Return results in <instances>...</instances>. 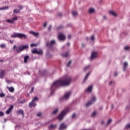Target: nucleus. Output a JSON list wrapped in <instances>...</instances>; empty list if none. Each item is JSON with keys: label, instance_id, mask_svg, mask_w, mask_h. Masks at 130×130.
<instances>
[{"label": "nucleus", "instance_id": "obj_45", "mask_svg": "<svg viewBox=\"0 0 130 130\" xmlns=\"http://www.w3.org/2000/svg\"><path fill=\"white\" fill-rule=\"evenodd\" d=\"M62 13H58V14H57V17H62Z\"/></svg>", "mask_w": 130, "mask_h": 130}, {"label": "nucleus", "instance_id": "obj_43", "mask_svg": "<svg viewBox=\"0 0 130 130\" xmlns=\"http://www.w3.org/2000/svg\"><path fill=\"white\" fill-rule=\"evenodd\" d=\"M130 49L129 46H127L124 47L125 50H128Z\"/></svg>", "mask_w": 130, "mask_h": 130}, {"label": "nucleus", "instance_id": "obj_14", "mask_svg": "<svg viewBox=\"0 0 130 130\" xmlns=\"http://www.w3.org/2000/svg\"><path fill=\"white\" fill-rule=\"evenodd\" d=\"M17 114H21L23 117H24L25 114L24 113V111L22 109H19L17 111Z\"/></svg>", "mask_w": 130, "mask_h": 130}, {"label": "nucleus", "instance_id": "obj_35", "mask_svg": "<svg viewBox=\"0 0 130 130\" xmlns=\"http://www.w3.org/2000/svg\"><path fill=\"white\" fill-rule=\"evenodd\" d=\"M37 51H38L37 49H34L31 51L32 53H34V54H36V53H37Z\"/></svg>", "mask_w": 130, "mask_h": 130}, {"label": "nucleus", "instance_id": "obj_24", "mask_svg": "<svg viewBox=\"0 0 130 130\" xmlns=\"http://www.w3.org/2000/svg\"><path fill=\"white\" fill-rule=\"evenodd\" d=\"M61 56L63 57H69V52H66L61 54Z\"/></svg>", "mask_w": 130, "mask_h": 130}, {"label": "nucleus", "instance_id": "obj_26", "mask_svg": "<svg viewBox=\"0 0 130 130\" xmlns=\"http://www.w3.org/2000/svg\"><path fill=\"white\" fill-rule=\"evenodd\" d=\"M8 9H9V7H8V6L1 7L0 11H4V10H8Z\"/></svg>", "mask_w": 130, "mask_h": 130}, {"label": "nucleus", "instance_id": "obj_51", "mask_svg": "<svg viewBox=\"0 0 130 130\" xmlns=\"http://www.w3.org/2000/svg\"><path fill=\"white\" fill-rule=\"evenodd\" d=\"M52 26L51 25H50L49 27L48 28V30L50 31L51 30Z\"/></svg>", "mask_w": 130, "mask_h": 130}, {"label": "nucleus", "instance_id": "obj_53", "mask_svg": "<svg viewBox=\"0 0 130 130\" xmlns=\"http://www.w3.org/2000/svg\"><path fill=\"white\" fill-rule=\"evenodd\" d=\"M46 73V72L43 71L41 74V76H44V75H45Z\"/></svg>", "mask_w": 130, "mask_h": 130}, {"label": "nucleus", "instance_id": "obj_27", "mask_svg": "<svg viewBox=\"0 0 130 130\" xmlns=\"http://www.w3.org/2000/svg\"><path fill=\"white\" fill-rule=\"evenodd\" d=\"M8 90H9V91L10 92H11V93H13V92H14L15 91V89H14V87H8Z\"/></svg>", "mask_w": 130, "mask_h": 130}, {"label": "nucleus", "instance_id": "obj_59", "mask_svg": "<svg viewBox=\"0 0 130 130\" xmlns=\"http://www.w3.org/2000/svg\"><path fill=\"white\" fill-rule=\"evenodd\" d=\"M103 19H104V20H106V19H107L106 16H103Z\"/></svg>", "mask_w": 130, "mask_h": 130}, {"label": "nucleus", "instance_id": "obj_30", "mask_svg": "<svg viewBox=\"0 0 130 130\" xmlns=\"http://www.w3.org/2000/svg\"><path fill=\"white\" fill-rule=\"evenodd\" d=\"M57 112H58V108L56 109L55 110H54L52 112V114H56V113H57Z\"/></svg>", "mask_w": 130, "mask_h": 130}, {"label": "nucleus", "instance_id": "obj_32", "mask_svg": "<svg viewBox=\"0 0 130 130\" xmlns=\"http://www.w3.org/2000/svg\"><path fill=\"white\" fill-rule=\"evenodd\" d=\"M18 10H20V12L21 11V10H23L24 7H23V5H19L18 6Z\"/></svg>", "mask_w": 130, "mask_h": 130}, {"label": "nucleus", "instance_id": "obj_49", "mask_svg": "<svg viewBox=\"0 0 130 130\" xmlns=\"http://www.w3.org/2000/svg\"><path fill=\"white\" fill-rule=\"evenodd\" d=\"M34 91V87H31V91H30L29 93H32Z\"/></svg>", "mask_w": 130, "mask_h": 130}, {"label": "nucleus", "instance_id": "obj_52", "mask_svg": "<svg viewBox=\"0 0 130 130\" xmlns=\"http://www.w3.org/2000/svg\"><path fill=\"white\" fill-rule=\"evenodd\" d=\"M76 113H74L73 115H72V118L74 119V117H76Z\"/></svg>", "mask_w": 130, "mask_h": 130}, {"label": "nucleus", "instance_id": "obj_56", "mask_svg": "<svg viewBox=\"0 0 130 130\" xmlns=\"http://www.w3.org/2000/svg\"><path fill=\"white\" fill-rule=\"evenodd\" d=\"M10 43H11V44H13V43H14V41H13V40H10Z\"/></svg>", "mask_w": 130, "mask_h": 130}, {"label": "nucleus", "instance_id": "obj_21", "mask_svg": "<svg viewBox=\"0 0 130 130\" xmlns=\"http://www.w3.org/2000/svg\"><path fill=\"white\" fill-rule=\"evenodd\" d=\"M91 73L90 72H88L87 75H86L84 80H83V83H85V82H86V81H87V79H88V78H89V76H90V74Z\"/></svg>", "mask_w": 130, "mask_h": 130}, {"label": "nucleus", "instance_id": "obj_5", "mask_svg": "<svg viewBox=\"0 0 130 130\" xmlns=\"http://www.w3.org/2000/svg\"><path fill=\"white\" fill-rule=\"evenodd\" d=\"M38 100H39V99H38L37 96H34L32 101H31L28 104V107H29V108H32V107H35L36 105H37V104H36V102L35 101H38Z\"/></svg>", "mask_w": 130, "mask_h": 130}, {"label": "nucleus", "instance_id": "obj_12", "mask_svg": "<svg viewBox=\"0 0 130 130\" xmlns=\"http://www.w3.org/2000/svg\"><path fill=\"white\" fill-rule=\"evenodd\" d=\"M13 109H14V106L13 105H11L9 108L7 110L6 113L7 114H10V113L11 112V111H12L13 110Z\"/></svg>", "mask_w": 130, "mask_h": 130}, {"label": "nucleus", "instance_id": "obj_6", "mask_svg": "<svg viewBox=\"0 0 130 130\" xmlns=\"http://www.w3.org/2000/svg\"><path fill=\"white\" fill-rule=\"evenodd\" d=\"M46 45L48 48H52L55 45V41L52 40L50 42H47Z\"/></svg>", "mask_w": 130, "mask_h": 130}, {"label": "nucleus", "instance_id": "obj_61", "mask_svg": "<svg viewBox=\"0 0 130 130\" xmlns=\"http://www.w3.org/2000/svg\"><path fill=\"white\" fill-rule=\"evenodd\" d=\"M6 82H7V83H11V82L9 80H7Z\"/></svg>", "mask_w": 130, "mask_h": 130}, {"label": "nucleus", "instance_id": "obj_8", "mask_svg": "<svg viewBox=\"0 0 130 130\" xmlns=\"http://www.w3.org/2000/svg\"><path fill=\"white\" fill-rule=\"evenodd\" d=\"M96 101V97L93 96L91 98V101H90L89 102L86 103L85 105V107H88V106H90V105H92L93 104V102H95Z\"/></svg>", "mask_w": 130, "mask_h": 130}, {"label": "nucleus", "instance_id": "obj_7", "mask_svg": "<svg viewBox=\"0 0 130 130\" xmlns=\"http://www.w3.org/2000/svg\"><path fill=\"white\" fill-rule=\"evenodd\" d=\"M72 94V92H69L66 93L64 96L60 98V101H62V100H67V99H69L70 98L71 94Z\"/></svg>", "mask_w": 130, "mask_h": 130}, {"label": "nucleus", "instance_id": "obj_31", "mask_svg": "<svg viewBox=\"0 0 130 130\" xmlns=\"http://www.w3.org/2000/svg\"><path fill=\"white\" fill-rule=\"evenodd\" d=\"M112 121V119H109V120L108 121L106 126H107L108 125H109V124H110V123H111V122Z\"/></svg>", "mask_w": 130, "mask_h": 130}, {"label": "nucleus", "instance_id": "obj_29", "mask_svg": "<svg viewBox=\"0 0 130 130\" xmlns=\"http://www.w3.org/2000/svg\"><path fill=\"white\" fill-rule=\"evenodd\" d=\"M46 56L48 58H50V57H51V54L50 53H49V52H47L46 53Z\"/></svg>", "mask_w": 130, "mask_h": 130}, {"label": "nucleus", "instance_id": "obj_55", "mask_svg": "<svg viewBox=\"0 0 130 130\" xmlns=\"http://www.w3.org/2000/svg\"><path fill=\"white\" fill-rule=\"evenodd\" d=\"M46 25H47V22H45V23L43 24V27H46Z\"/></svg>", "mask_w": 130, "mask_h": 130}, {"label": "nucleus", "instance_id": "obj_37", "mask_svg": "<svg viewBox=\"0 0 130 130\" xmlns=\"http://www.w3.org/2000/svg\"><path fill=\"white\" fill-rule=\"evenodd\" d=\"M13 13H16V14H17V13H20V10H17V9H14V10H13Z\"/></svg>", "mask_w": 130, "mask_h": 130}, {"label": "nucleus", "instance_id": "obj_47", "mask_svg": "<svg viewBox=\"0 0 130 130\" xmlns=\"http://www.w3.org/2000/svg\"><path fill=\"white\" fill-rule=\"evenodd\" d=\"M125 128L127 129L130 128V124H127L125 126Z\"/></svg>", "mask_w": 130, "mask_h": 130}, {"label": "nucleus", "instance_id": "obj_9", "mask_svg": "<svg viewBox=\"0 0 130 130\" xmlns=\"http://www.w3.org/2000/svg\"><path fill=\"white\" fill-rule=\"evenodd\" d=\"M66 38V35L63 34H59L58 36V39L59 41H64Z\"/></svg>", "mask_w": 130, "mask_h": 130}, {"label": "nucleus", "instance_id": "obj_60", "mask_svg": "<svg viewBox=\"0 0 130 130\" xmlns=\"http://www.w3.org/2000/svg\"><path fill=\"white\" fill-rule=\"evenodd\" d=\"M111 108L112 109H113V108H114V106L113 105H111Z\"/></svg>", "mask_w": 130, "mask_h": 130}, {"label": "nucleus", "instance_id": "obj_57", "mask_svg": "<svg viewBox=\"0 0 130 130\" xmlns=\"http://www.w3.org/2000/svg\"><path fill=\"white\" fill-rule=\"evenodd\" d=\"M82 47H84L85 46H86V44H82Z\"/></svg>", "mask_w": 130, "mask_h": 130}, {"label": "nucleus", "instance_id": "obj_17", "mask_svg": "<svg viewBox=\"0 0 130 130\" xmlns=\"http://www.w3.org/2000/svg\"><path fill=\"white\" fill-rule=\"evenodd\" d=\"M4 76H5V73L4 70L0 69V78L4 79Z\"/></svg>", "mask_w": 130, "mask_h": 130}, {"label": "nucleus", "instance_id": "obj_1", "mask_svg": "<svg viewBox=\"0 0 130 130\" xmlns=\"http://www.w3.org/2000/svg\"><path fill=\"white\" fill-rule=\"evenodd\" d=\"M72 77L66 76V78L63 80H58L54 82L50 88L51 94H54L55 90L58 87H63L65 86H70L72 83Z\"/></svg>", "mask_w": 130, "mask_h": 130}, {"label": "nucleus", "instance_id": "obj_40", "mask_svg": "<svg viewBox=\"0 0 130 130\" xmlns=\"http://www.w3.org/2000/svg\"><path fill=\"white\" fill-rule=\"evenodd\" d=\"M1 48H6V45L5 44H2L0 45Z\"/></svg>", "mask_w": 130, "mask_h": 130}, {"label": "nucleus", "instance_id": "obj_64", "mask_svg": "<svg viewBox=\"0 0 130 130\" xmlns=\"http://www.w3.org/2000/svg\"><path fill=\"white\" fill-rule=\"evenodd\" d=\"M4 61L2 59H0V62H3Z\"/></svg>", "mask_w": 130, "mask_h": 130}, {"label": "nucleus", "instance_id": "obj_19", "mask_svg": "<svg viewBox=\"0 0 130 130\" xmlns=\"http://www.w3.org/2000/svg\"><path fill=\"white\" fill-rule=\"evenodd\" d=\"M29 34H32V35H34V36H35L36 37H37V36H38L39 35V33L34 32L33 31H30Z\"/></svg>", "mask_w": 130, "mask_h": 130}, {"label": "nucleus", "instance_id": "obj_13", "mask_svg": "<svg viewBox=\"0 0 130 130\" xmlns=\"http://www.w3.org/2000/svg\"><path fill=\"white\" fill-rule=\"evenodd\" d=\"M127 67H128V63L126 61L124 62L123 66V72H125L126 69H127Z\"/></svg>", "mask_w": 130, "mask_h": 130}, {"label": "nucleus", "instance_id": "obj_54", "mask_svg": "<svg viewBox=\"0 0 130 130\" xmlns=\"http://www.w3.org/2000/svg\"><path fill=\"white\" fill-rule=\"evenodd\" d=\"M71 37H72V35H68V39H71Z\"/></svg>", "mask_w": 130, "mask_h": 130}, {"label": "nucleus", "instance_id": "obj_18", "mask_svg": "<svg viewBox=\"0 0 130 130\" xmlns=\"http://www.w3.org/2000/svg\"><path fill=\"white\" fill-rule=\"evenodd\" d=\"M56 128V125L53 124H52L48 126V128L49 130L53 129V128Z\"/></svg>", "mask_w": 130, "mask_h": 130}, {"label": "nucleus", "instance_id": "obj_58", "mask_svg": "<svg viewBox=\"0 0 130 130\" xmlns=\"http://www.w3.org/2000/svg\"><path fill=\"white\" fill-rule=\"evenodd\" d=\"M104 121H102L101 123V124H102V125H103V124L104 123Z\"/></svg>", "mask_w": 130, "mask_h": 130}, {"label": "nucleus", "instance_id": "obj_41", "mask_svg": "<svg viewBox=\"0 0 130 130\" xmlns=\"http://www.w3.org/2000/svg\"><path fill=\"white\" fill-rule=\"evenodd\" d=\"M114 82L113 81H110L109 83V86H112V85H114Z\"/></svg>", "mask_w": 130, "mask_h": 130}, {"label": "nucleus", "instance_id": "obj_22", "mask_svg": "<svg viewBox=\"0 0 130 130\" xmlns=\"http://www.w3.org/2000/svg\"><path fill=\"white\" fill-rule=\"evenodd\" d=\"M89 13L90 14H94V13H95V9L93 8H89Z\"/></svg>", "mask_w": 130, "mask_h": 130}, {"label": "nucleus", "instance_id": "obj_28", "mask_svg": "<svg viewBox=\"0 0 130 130\" xmlns=\"http://www.w3.org/2000/svg\"><path fill=\"white\" fill-rule=\"evenodd\" d=\"M72 15L73 16V17H76V16H78V12L73 11Z\"/></svg>", "mask_w": 130, "mask_h": 130}, {"label": "nucleus", "instance_id": "obj_16", "mask_svg": "<svg viewBox=\"0 0 130 130\" xmlns=\"http://www.w3.org/2000/svg\"><path fill=\"white\" fill-rule=\"evenodd\" d=\"M96 57H97V53L96 52H93L91 53V59H93L94 58H96Z\"/></svg>", "mask_w": 130, "mask_h": 130}, {"label": "nucleus", "instance_id": "obj_11", "mask_svg": "<svg viewBox=\"0 0 130 130\" xmlns=\"http://www.w3.org/2000/svg\"><path fill=\"white\" fill-rule=\"evenodd\" d=\"M18 20V18L17 17H14L11 19V20L7 19L6 20V22H7V23H10L11 24H13L14 23V21H16Z\"/></svg>", "mask_w": 130, "mask_h": 130}, {"label": "nucleus", "instance_id": "obj_39", "mask_svg": "<svg viewBox=\"0 0 130 130\" xmlns=\"http://www.w3.org/2000/svg\"><path fill=\"white\" fill-rule=\"evenodd\" d=\"M91 41H94V40H95V37H94V35L91 36Z\"/></svg>", "mask_w": 130, "mask_h": 130}, {"label": "nucleus", "instance_id": "obj_20", "mask_svg": "<svg viewBox=\"0 0 130 130\" xmlns=\"http://www.w3.org/2000/svg\"><path fill=\"white\" fill-rule=\"evenodd\" d=\"M93 90V86L91 85L89 86L87 89V91L88 93H90V92H92Z\"/></svg>", "mask_w": 130, "mask_h": 130}, {"label": "nucleus", "instance_id": "obj_15", "mask_svg": "<svg viewBox=\"0 0 130 130\" xmlns=\"http://www.w3.org/2000/svg\"><path fill=\"white\" fill-rule=\"evenodd\" d=\"M29 58H30V56H29V55H26L24 57V63H27V62H28V59H29Z\"/></svg>", "mask_w": 130, "mask_h": 130}, {"label": "nucleus", "instance_id": "obj_46", "mask_svg": "<svg viewBox=\"0 0 130 130\" xmlns=\"http://www.w3.org/2000/svg\"><path fill=\"white\" fill-rule=\"evenodd\" d=\"M5 93H0V97H1V98H3V97H5Z\"/></svg>", "mask_w": 130, "mask_h": 130}, {"label": "nucleus", "instance_id": "obj_10", "mask_svg": "<svg viewBox=\"0 0 130 130\" xmlns=\"http://www.w3.org/2000/svg\"><path fill=\"white\" fill-rule=\"evenodd\" d=\"M67 128H68V125H66V123H64V122H63L60 124V126L59 127V129L64 130V129H67Z\"/></svg>", "mask_w": 130, "mask_h": 130}, {"label": "nucleus", "instance_id": "obj_36", "mask_svg": "<svg viewBox=\"0 0 130 130\" xmlns=\"http://www.w3.org/2000/svg\"><path fill=\"white\" fill-rule=\"evenodd\" d=\"M96 114H97V113H96L95 111H94L91 115L92 117H95V116H96Z\"/></svg>", "mask_w": 130, "mask_h": 130}, {"label": "nucleus", "instance_id": "obj_3", "mask_svg": "<svg viewBox=\"0 0 130 130\" xmlns=\"http://www.w3.org/2000/svg\"><path fill=\"white\" fill-rule=\"evenodd\" d=\"M12 38H19L20 39H26L27 36L24 34L14 32L13 35L11 36Z\"/></svg>", "mask_w": 130, "mask_h": 130}, {"label": "nucleus", "instance_id": "obj_25", "mask_svg": "<svg viewBox=\"0 0 130 130\" xmlns=\"http://www.w3.org/2000/svg\"><path fill=\"white\" fill-rule=\"evenodd\" d=\"M109 13L111 15H112V16H114V17H116L117 14L116 13L114 12V11H110Z\"/></svg>", "mask_w": 130, "mask_h": 130}, {"label": "nucleus", "instance_id": "obj_48", "mask_svg": "<svg viewBox=\"0 0 130 130\" xmlns=\"http://www.w3.org/2000/svg\"><path fill=\"white\" fill-rule=\"evenodd\" d=\"M4 112H2V111H0V116L2 117V116H4Z\"/></svg>", "mask_w": 130, "mask_h": 130}, {"label": "nucleus", "instance_id": "obj_34", "mask_svg": "<svg viewBox=\"0 0 130 130\" xmlns=\"http://www.w3.org/2000/svg\"><path fill=\"white\" fill-rule=\"evenodd\" d=\"M89 69H90V66H87L84 68V71L86 72V71L89 70Z\"/></svg>", "mask_w": 130, "mask_h": 130}, {"label": "nucleus", "instance_id": "obj_2", "mask_svg": "<svg viewBox=\"0 0 130 130\" xmlns=\"http://www.w3.org/2000/svg\"><path fill=\"white\" fill-rule=\"evenodd\" d=\"M16 48V51L17 53H20V52H21V51H23L24 49H28L29 48V46L28 45H22V46H18L17 47V46L14 45L13 46V49H15Z\"/></svg>", "mask_w": 130, "mask_h": 130}, {"label": "nucleus", "instance_id": "obj_38", "mask_svg": "<svg viewBox=\"0 0 130 130\" xmlns=\"http://www.w3.org/2000/svg\"><path fill=\"white\" fill-rule=\"evenodd\" d=\"M37 45H38V44L37 43H32L30 44V46L31 47H33V46H37Z\"/></svg>", "mask_w": 130, "mask_h": 130}, {"label": "nucleus", "instance_id": "obj_62", "mask_svg": "<svg viewBox=\"0 0 130 130\" xmlns=\"http://www.w3.org/2000/svg\"><path fill=\"white\" fill-rule=\"evenodd\" d=\"M116 76H117V73H115V74H114V77H116Z\"/></svg>", "mask_w": 130, "mask_h": 130}, {"label": "nucleus", "instance_id": "obj_50", "mask_svg": "<svg viewBox=\"0 0 130 130\" xmlns=\"http://www.w3.org/2000/svg\"><path fill=\"white\" fill-rule=\"evenodd\" d=\"M103 106H100L99 107V110H100L101 111H102V110H103Z\"/></svg>", "mask_w": 130, "mask_h": 130}, {"label": "nucleus", "instance_id": "obj_23", "mask_svg": "<svg viewBox=\"0 0 130 130\" xmlns=\"http://www.w3.org/2000/svg\"><path fill=\"white\" fill-rule=\"evenodd\" d=\"M37 54L38 55H42V54H43V51L41 49H40L39 51H37Z\"/></svg>", "mask_w": 130, "mask_h": 130}, {"label": "nucleus", "instance_id": "obj_63", "mask_svg": "<svg viewBox=\"0 0 130 130\" xmlns=\"http://www.w3.org/2000/svg\"><path fill=\"white\" fill-rule=\"evenodd\" d=\"M67 45H68V46H70V45H71V44H70V43H67Z\"/></svg>", "mask_w": 130, "mask_h": 130}, {"label": "nucleus", "instance_id": "obj_44", "mask_svg": "<svg viewBox=\"0 0 130 130\" xmlns=\"http://www.w3.org/2000/svg\"><path fill=\"white\" fill-rule=\"evenodd\" d=\"M41 115H42V113H41L40 112L37 114V116H38V117H39V116H41Z\"/></svg>", "mask_w": 130, "mask_h": 130}, {"label": "nucleus", "instance_id": "obj_33", "mask_svg": "<svg viewBox=\"0 0 130 130\" xmlns=\"http://www.w3.org/2000/svg\"><path fill=\"white\" fill-rule=\"evenodd\" d=\"M60 29H63V26L59 25L56 27L57 30H60Z\"/></svg>", "mask_w": 130, "mask_h": 130}, {"label": "nucleus", "instance_id": "obj_4", "mask_svg": "<svg viewBox=\"0 0 130 130\" xmlns=\"http://www.w3.org/2000/svg\"><path fill=\"white\" fill-rule=\"evenodd\" d=\"M70 109L67 108L65 110L62 111V112L60 113V114L56 117L57 119L58 120H62L63 119V117L66 116V115L68 112H69Z\"/></svg>", "mask_w": 130, "mask_h": 130}, {"label": "nucleus", "instance_id": "obj_42", "mask_svg": "<svg viewBox=\"0 0 130 130\" xmlns=\"http://www.w3.org/2000/svg\"><path fill=\"white\" fill-rule=\"evenodd\" d=\"M72 63V61H70L67 64V67H71V64Z\"/></svg>", "mask_w": 130, "mask_h": 130}]
</instances>
